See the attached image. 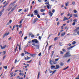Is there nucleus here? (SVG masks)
Returning <instances> with one entry per match:
<instances>
[{
	"mask_svg": "<svg viewBox=\"0 0 79 79\" xmlns=\"http://www.w3.org/2000/svg\"><path fill=\"white\" fill-rule=\"evenodd\" d=\"M75 47V45L74 46H72L71 47H69L68 48H67V49L68 50H69L71 48H73V47Z\"/></svg>",
	"mask_w": 79,
	"mask_h": 79,
	"instance_id": "nucleus-10",
	"label": "nucleus"
},
{
	"mask_svg": "<svg viewBox=\"0 0 79 79\" xmlns=\"http://www.w3.org/2000/svg\"><path fill=\"white\" fill-rule=\"evenodd\" d=\"M40 11L42 13H43V12H44V11H45V10L44 9H41L40 10Z\"/></svg>",
	"mask_w": 79,
	"mask_h": 79,
	"instance_id": "nucleus-29",
	"label": "nucleus"
},
{
	"mask_svg": "<svg viewBox=\"0 0 79 79\" xmlns=\"http://www.w3.org/2000/svg\"><path fill=\"white\" fill-rule=\"evenodd\" d=\"M35 36L34 35L32 34V35H31V38H33Z\"/></svg>",
	"mask_w": 79,
	"mask_h": 79,
	"instance_id": "nucleus-36",
	"label": "nucleus"
},
{
	"mask_svg": "<svg viewBox=\"0 0 79 79\" xmlns=\"http://www.w3.org/2000/svg\"><path fill=\"white\" fill-rule=\"evenodd\" d=\"M73 21H75V22H77V19H74L73 20Z\"/></svg>",
	"mask_w": 79,
	"mask_h": 79,
	"instance_id": "nucleus-62",
	"label": "nucleus"
},
{
	"mask_svg": "<svg viewBox=\"0 0 79 79\" xmlns=\"http://www.w3.org/2000/svg\"><path fill=\"white\" fill-rule=\"evenodd\" d=\"M6 34H7V33H6L3 35V38H4L5 37V36L6 35Z\"/></svg>",
	"mask_w": 79,
	"mask_h": 79,
	"instance_id": "nucleus-28",
	"label": "nucleus"
},
{
	"mask_svg": "<svg viewBox=\"0 0 79 79\" xmlns=\"http://www.w3.org/2000/svg\"><path fill=\"white\" fill-rule=\"evenodd\" d=\"M21 56H24V53H22L21 54Z\"/></svg>",
	"mask_w": 79,
	"mask_h": 79,
	"instance_id": "nucleus-38",
	"label": "nucleus"
},
{
	"mask_svg": "<svg viewBox=\"0 0 79 79\" xmlns=\"http://www.w3.org/2000/svg\"><path fill=\"white\" fill-rule=\"evenodd\" d=\"M62 50L63 51V52H66V50L64 49H62Z\"/></svg>",
	"mask_w": 79,
	"mask_h": 79,
	"instance_id": "nucleus-48",
	"label": "nucleus"
},
{
	"mask_svg": "<svg viewBox=\"0 0 79 79\" xmlns=\"http://www.w3.org/2000/svg\"><path fill=\"white\" fill-rule=\"evenodd\" d=\"M47 2H46L45 3V4L46 5L47 4L48 5H47V7L48 8V9H50V8H52V7H51V5H50V4H49V2H48L47 3Z\"/></svg>",
	"mask_w": 79,
	"mask_h": 79,
	"instance_id": "nucleus-4",
	"label": "nucleus"
},
{
	"mask_svg": "<svg viewBox=\"0 0 79 79\" xmlns=\"http://www.w3.org/2000/svg\"><path fill=\"white\" fill-rule=\"evenodd\" d=\"M41 36H39V40H41Z\"/></svg>",
	"mask_w": 79,
	"mask_h": 79,
	"instance_id": "nucleus-50",
	"label": "nucleus"
},
{
	"mask_svg": "<svg viewBox=\"0 0 79 79\" xmlns=\"http://www.w3.org/2000/svg\"><path fill=\"white\" fill-rule=\"evenodd\" d=\"M49 63L51 64H52V60H50Z\"/></svg>",
	"mask_w": 79,
	"mask_h": 79,
	"instance_id": "nucleus-44",
	"label": "nucleus"
},
{
	"mask_svg": "<svg viewBox=\"0 0 79 79\" xmlns=\"http://www.w3.org/2000/svg\"><path fill=\"white\" fill-rule=\"evenodd\" d=\"M60 66H63L64 65V63L63 62H61L60 64Z\"/></svg>",
	"mask_w": 79,
	"mask_h": 79,
	"instance_id": "nucleus-34",
	"label": "nucleus"
},
{
	"mask_svg": "<svg viewBox=\"0 0 79 79\" xmlns=\"http://www.w3.org/2000/svg\"><path fill=\"white\" fill-rule=\"evenodd\" d=\"M56 70H55L53 71H52V74H51L50 75V76H52V75H53V74H54V73H55V72H56Z\"/></svg>",
	"mask_w": 79,
	"mask_h": 79,
	"instance_id": "nucleus-21",
	"label": "nucleus"
},
{
	"mask_svg": "<svg viewBox=\"0 0 79 79\" xmlns=\"http://www.w3.org/2000/svg\"><path fill=\"white\" fill-rule=\"evenodd\" d=\"M67 16H70V14L69 13H68V15H67Z\"/></svg>",
	"mask_w": 79,
	"mask_h": 79,
	"instance_id": "nucleus-52",
	"label": "nucleus"
},
{
	"mask_svg": "<svg viewBox=\"0 0 79 79\" xmlns=\"http://www.w3.org/2000/svg\"><path fill=\"white\" fill-rule=\"evenodd\" d=\"M39 65H40H40H41V62H40V61H39Z\"/></svg>",
	"mask_w": 79,
	"mask_h": 79,
	"instance_id": "nucleus-53",
	"label": "nucleus"
},
{
	"mask_svg": "<svg viewBox=\"0 0 79 79\" xmlns=\"http://www.w3.org/2000/svg\"><path fill=\"white\" fill-rule=\"evenodd\" d=\"M22 24H21L19 26V27H22Z\"/></svg>",
	"mask_w": 79,
	"mask_h": 79,
	"instance_id": "nucleus-63",
	"label": "nucleus"
},
{
	"mask_svg": "<svg viewBox=\"0 0 79 79\" xmlns=\"http://www.w3.org/2000/svg\"><path fill=\"white\" fill-rule=\"evenodd\" d=\"M60 53L61 55H63V54H64V52L61 51H60Z\"/></svg>",
	"mask_w": 79,
	"mask_h": 79,
	"instance_id": "nucleus-27",
	"label": "nucleus"
},
{
	"mask_svg": "<svg viewBox=\"0 0 79 79\" xmlns=\"http://www.w3.org/2000/svg\"><path fill=\"white\" fill-rule=\"evenodd\" d=\"M73 12L74 13H77V10H73Z\"/></svg>",
	"mask_w": 79,
	"mask_h": 79,
	"instance_id": "nucleus-35",
	"label": "nucleus"
},
{
	"mask_svg": "<svg viewBox=\"0 0 79 79\" xmlns=\"http://www.w3.org/2000/svg\"><path fill=\"white\" fill-rule=\"evenodd\" d=\"M55 65H52L51 67V69H53V68H55Z\"/></svg>",
	"mask_w": 79,
	"mask_h": 79,
	"instance_id": "nucleus-20",
	"label": "nucleus"
},
{
	"mask_svg": "<svg viewBox=\"0 0 79 79\" xmlns=\"http://www.w3.org/2000/svg\"><path fill=\"white\" fill-rule=\"evenodd\" d=\"M57 39H58V38L57 37H56L54 38V41H56V40H57Z\"/></svg>",
	"mask_w": 79,
	"mask_h": 79,
	"instance_id": "nucleus-33",
	"label": "nucleus"
},
{
	"mask_svg": "<svg viewBox=\"0 0 79 79\" xmlns=\"http://www.w3.org/2000/svg\"><path fill=\"white\" fill-rule=\"evenodd\" d=\"M12 22V20H10L9 21V22H8L7 24H6V26H8V25H10V24Z\"/></svg>",
	"mask_w": 79,
	"mask_h": 79,
	"instance_id": "nucleus-8",
	"label": "nucleus"
},
{
	"mask_svg": "<svg viewBox=\"0 0 79 79\" xmlns=\"http://www.w3.org/2000/svg\"><path fill=\"white\" fill-rule=\"evenodd\" d=\"M18 5H15L13 8L12 9V11H13V10H15V8H16V7Z\"/></svg>",
	"mask_w": 79,
	"mask_h": 79,
	"instance_id": "nucleus-14",
	"label": "nucleus"
},
{
	"mask_svg": "<svg viewBox=\"0 0 79 79\" xmlns=\"http://www.w3.org/2000/svg\"><path fill=\"white\" fill-rule=\"evenodd\" d=\"M16 2H14L11 3L9 6V8H8L6 10H7L8 11H10V10H11V9L13 8V6H13V5Z\"/></svg>",
	"mask_w": 79,
	"mask_h": 79,
	"instance_id": "nucleus-1",
	"label": "nucleus"
},
{
	"mask_svg": "<svg viewBox=\"0 0 79 79\" xmlns=\"http://www.w3.org/2000/svg\"><path fill=\"white\" fill-rule=\"evenodd\" d=\"M31 57H29L28 56H27V57H25L24 59L25 60H29V59H31Z\"/></svg>",
	"mask_w": 79,
	"mask_h": 79,
	"instance_id": "nucleus-7",
	"label": "nucleus"
},
{
	"mask_svg": "<svg viewBox=\"0 0 79 79\" xmlns=\"http://www.w3.org/2000/svg\"><path fill=\"white\" fill-rule=\"evenodd\" d=\"M76 43V41H74L73 42L72 44L73 45H74V44H75Z\"/></svg>",
	"mask_w": 79,
	"mask_h": 79,
	"instance_id": "nucleus-32",
	"label": "nucleus"
},
{
	"mask_svg": "<svg viewBox=\"0 0 79 79\" xmlns=\"http://www.w3.org/2000/svg\"><path fill=\"white\" fill-rule=\"evenodd\" d=\"M19 49L20 51L21 50V45H20L19 46Z\"/></svg>",
	"mask_w": 79,
	"mask_h": 79,
	"instance_id": "nucleus-49",
	"label": "nucleus"
},
{
	"mask_svg": "<svg viewBox=\"0 0 79 79\" xmlns=\"http://www.w3.org/2000/svg\"><path fill=\"white\" fill-rule=\"evenodd\" d=\"M3 68L6 69H7V68H8V67H7V66H4Z\"/></svg>",
	"mask_w": 79,
	"mask_h": 79,
	"instance_id": "nucleus-26",
	"label": "nucleus"
},
{
	"mask_svg": "<svg viewBox=\"0 0 79 79\" xmlns=\"http://www.w3.org/2000/svg\"><path fill=\"white\" fill-rule=\"evenodd\" d=\"M53 72V71L52 70H49V73H52Z\"/></svg>",
	"mask_w": 79,
	"mask_h": 79,
	"instance_id": "nucleus-59",
	"label": "nucleus"
},
{
	"mask_svg": "<svg viewBox=\"0 0 79 79\" xmlns=\"http://www.w3.org/2000/svg\"><path fill=\"white\" fill-rule=\"evenodd\" d=\"M52 46H53V45H51L49 47V48H48V51H50V49L51 48V47H52Z\"/></svg>",
	"mask_w": 79,
	"mask_h": 79,
	"instance_id": "nucleus-25",
	"label": "nucleus"
},
{
	"mask_svg": "<svg viewBox=\"0 0 79 79\" xmlns=\"http://www.w3.org/2000/svg\"><path fill=\"white\" fill-rule=\"evenodd\" d=\"M69 68V66H67V67H66V68H64V69H63V70H66V69H68V68Z\"/></svg>",
	"mask_w": 79,
	"mask_h": 79,
	"instance_id": "nucleus-31",
	"label": "nucleus"
},
{
	"mask_svg": "<svg viewBox=\"0 0 79 79\" xmlns=\"http://www.w3.org/2000/svg\"><path fill=\"white\" fill-rule=\"evenodd\" d=\"M40 72H39L38 75V77H37V79H39V76H40Z\"/></svg>",
	"mask_w": 79,
	"mask_h": 79,
	"instance_id": "nucleus-22",
	"label": "nucleus"
},
{
	"mask_svg": "<svg viewBox=\"0 0 79 79\" xmlns=\"http://www.w3.org/2000/svg\"><path fill=\"white\" fill-rule=\"evenodd\" d=\"M56 68H55V69H58L60 68V65H56Z\"/></svg>",
	"mask_w": 79,
	"mask_h": 79,
	"instance_id": "nucleus-11",
	"label": "nucleus"
},
{
	"mask_svg": "<svg viewBox=\"0 0 79 79\" xmlns=\"http://www.w3.org/2000/svg\"><path fill=\"white\" fill-rule=\"evenodd\" d=\"M69 4V2H67L65 3V5L66 6H67Z\"/></svg>",
	"mask_w": 79,
	"mask_h": 79,
	"instance_id": "nucleus-23",
	"label": "nucleus"
},
{
	"mask_svg": "<svg viewBox=\"0 0 79 79\" xmlns=\"http://www.w3.org/2000/svg\"><path fill=\"white\" fill-rule=\"evenodd\" d=\"M55 10L54 9H53L52 10V13H55Z\"/></svg>",
	"mask_w": 79,
	"mask_h": 79,
	"instance_id": "nucleus-60",
	"label": "nucleus"
},
{
	"mask_svg": "<svg viewBox=\"0 0 79 79\" xmlns=\"http://www.w3.org/2000/svg\"><path fill=\"white\" fill-rule=\"evenodd\" d=\"M6 45H4L3 47L1 46V49H4V48H6Z\"/></svg>",
	"mask_w": 79,
	"mask_h": 79,
	"instance_id": "nucleus-18",
	"label": "nucleus"
},
{
	"mask_svg": "<svg viewBox=\"0 0 79 79\" xmlns=\"http://www.w3.org/2000/svg\"><path fill=\"white\" fill-rule=\"evenodd\" d=\"M27 36H25L24 38V40H26V39H27Z\"/></svg>",
	"mask_w": 79,
	"mask_h": 79,
	"instance_id": "nucleus-47",
	"label": "nucleus"
},
{
	"mask_svg": "<svg viewBox=\"0 0 79 79\" xmlns=\"http://www.w3.org/2000/svg\"><path fill=\"white\" fill-rule=\"evenodd\" d=\"M32 42L33 43L35 42V44H37V43H38L39 42V41H38V40H37V39H35L32 40Z\"/></svg>",
	"mask_w": 79,
	"mask_h": 79,
	"instance_id": "nucleus-5",
	"label": "nucleus"
},
{
	"mask_svg": "<svg viewBox=\"0 0 79 79\" xmlns=\"http://www.w3.org/2000/svg\"><path fill=\"white\" fill-rule=\"evenodd\" d=\"M22 11V9H20L19 11H18V12H20V11Z\"/></svg>",
	"mask_w": 79,
	"mask_h": 79,
	"instance_id": "nucleus-51",
	"label": "nucleus"
},
{
	"mask_svg": "<svg viewBox=\"0 0 79 79\" xmlns=\"http://www.w3.org/2000/svg\"><path fill=\"white\" fill-rule=\"evenodd\" d=\"M75 4V2H72V4L74 5Z\"/></svg>",
	"mask_w": 79,
	"mask_h": 79,
	"instance_id": "nucleus-64",
	"label": "nucleus"
},
{
	"mask_svg": "<svg viewBox=\"0 0 79 79\" xmlns=\"http://www.w3.org/2000/svg\"><path fill=\"white\" fill-rule=\"evenodd\" d=\"M32 61V60H30V61H27V63H31V61Z\"/></svg>",
	"mask_w": 79,
	"mask_h": 79,
	"instance_id": "nucleus-45",
	"label": "nucleus"
},
{
	"mask_svg": "<svg viewBox=\"0 0 79 79\" xmlns=\"http://www.w3.org/2000/svg\"><path fill=\"white\" fill-rule=\"evenodd\" d=\"M16 62H17V60L16 59L15 60V61L14 63L15 64H16Z\"/></svg>",
	"mask_w": 79,
	"mask_h": 79,
	"instance_id": "nucleus-55",
	"label": "nucleus"
},
{
	"mask_svg": "<svg viewBox=\"0 0 79 79\" xmlns=\"http://www.w3.org/2000/svg\"><path fill=\"white\" fill-rule=\"evenodd\" d=\"M15 26H16L15 25H14L13 26V28H12V31H13V30H14V29H15Z\"/></svg>",
	"mask_w": 79,
	"mask_h": 79,
	"instance_id": "nucleus-41",
	"label": "nucleus"
},
{
	"mask_svg": "<svg viewBox=\"0 0 79 79\" xmlns=\"http://www.w3.org/2000/svg\"><path fill=\"white\" fill-rule=\"evenodd\" d=\"M70 60H71V59H68V60L67 61V62L69 63V61H70Z\"/></svg>",
	"mask_w": 79,
	"mask_h": 79,
	"instance_id": "nucleus-43",
	"label": "nucleus"
},
{
	"mask_svg": "<svg viewBox=\"0 0 79 79\" xmlns=\"http://www.w3.org/2000/svg\"><path fill=\"white\" fill-rule=\"evenodd\" d=\"M49 15H50V16L52 17L53 15V13L52 12V11H50L49 12Z\"/></svg>",
	"mask_w": 79,
	"mask_h": 79,
	"instance_id": "nucleus-13",
	"label": "nucleus"
},
{
	"mask_svg": "<svg viewBox=\"0 0 79 79\" xmlns=\"http://www.w3.org/2000/svg\"><path fill=\"white\" fill-rule=\"evenodd\" d=\"M13 73L14 72L13 71L10 73V75H11L10 77H13Z\"/></svg>",
	"mask_w": 79,
	"mask_h": 79,
	"instance_id": "nucleus-12",
	"label": "nucleus"
},
{
	"mask_svg": "<svg viewBox=\"0 0 79 79\" xmlns=\"http://www.w3.org/2000/svg\"><path fill=\"white\" fill-rule=\"evenodd\" d=\"M34 15H37V17L38 18H40V16L39 14H38V11L37 10H35L34 11Z\"/></svg>",
	"mask_w": 79,
	"mask_h": 79,
	"instance_id": "nucleus-3",
	"label": "nucleus"
},
{
	"mask_svg": "<svg viewBox=\"0 0 79 79\" xmlns=\"http://www.w3.org/2000/svg\"><path fill=\"white\" fill-rule=\"evenodd\" d=\"M59 60V58L56 59L55 60V61H58Z\"/></svg>",
	"mask_w": 79,
	"mask_h": 79,
	"instance_id": "nucleus-42",
	"label": "nucleus"
},
{
	"mask_svg": "<svg viewBox=\"0 0 79 79\" xmlns=\"http://www.w3.org/2000/svg\"><path fill=\"white\" fill-rule=\"evenodd\" d=\"M74 16V17H76V18H77V14H74L73 15Z\"/></svg>",
	"mask_w": 79,
	"mask_h": 79,
	"instance_id": "nucleus-24",
	"label": "nucleus"
},
{
	"mask_svg": "<svg viewBox=\"0 0 79 79\" xmlns=\"http://www.w3.org/2000/svg\"><path fill=\"white\" fill-rule=\"evenodd\" d=\"M31 15V14L30 13H29L27 14V16H30Z\"/></svg>",
	"mask_w": 79,
	"mask_h": 79,
	"instance_id": "nucleus-56",
	"label": "nucleus"
},
{
	"mask_svg": "<svg viewBox=\"0 0 79 79\" xmlns=\"http://www.w3.org/2000/svg\"><path fill=\"white\" fill-rule=\"evenodd\" d=\"M22 34V31H20L19 32V34Z\"/></svg>",
	"mask_w": 79,
	"mask_h": 79,
	"instance_id": "nucleus-61",
	"label": "nucleus"
},
{
	"mask_svg": "<svg viewBox=\"0 0 79 79\" xmlns=\"http://www.w3.org/2000/svg\"><path fill=\"white\" fill-rule=\"evenodd\" d=\"M4 10H5V9L4 8L2 9V10L0 11V17L2 16V13L3 11H4Z\"/></svg>",
	"mask_w": 79,
	"mask_h": 79,
	"instance_id": "nucleus-9",
	"label": "nucleus"
},
{
	"mask_svg": "<svg viewBox=\"0 0 79 79\" xmlns=\"http://www.w3.org/2000/svg\"><path fill=\"white\" fill-rule=\"evenodd\" d=\"M34 17V14H32L31 15V17Z\"/></svg>",
	"mask_w": 79,
	"mask_h": 79,
	"instance_id": "nucleus-58",
	"label": "nucleus"
},
{
	"mask_svg": "<svg viewBox=\"0 0 79 79\" xmlns=\"http://www.w3.org/2000/svg\"><path fill=\"white\" fill-rule=\"evenodd\" d=\"M37 20H39V19L36 18L35 19H34V21L33 22L34 23H35L37 21Z\"/></svg>",
	"mask_w": 79,
	"mask_h": 79,
	"instance_id": "nucleus-15",
	"label": "nucleus"
},
{
	"mask_svg": "<svg viewBox=\"0 0 79 79\" xmlns=\"http://www.w3.org/2000/svg\"><path fill=\"white\" fill-rule=\"evenodd\" d=\"M41 54H42V53H40L39 54H38V56H41Z\"/></svg>",
	"mask_w": 79,
	"mask_h": 79,
	"instance_id": "nucleus-46",
	"label": "nucleus"
},
{
	"mask_svg": "<svg viewBox=\"0 0 79 79\" xmlns=\"http://www.w3.org/2000/svg\"><path fill=\"white\" fill-rule=\"evenodd\" d=\"M60 24V22H58L57 23V26H59V25Z\"/></svg>",
	"mask_w": 79,
	"mask_h": 79,
	"instance_id": "nucleus-39",
	"label": "nucleus"
},
{
	"mask_svg": "<svg viewBox=\"0 0 79 79\" xmlns=\"http://www.w3.org/2000/svg\"><path fill=\"white\" fill-rule=\"evenodd\" d=\"M28 35L29 36H31V35H32V33L31 32H30Z\"/></svg>",
	"mask_w": 79,
	"mask_h": 79,
	"instance_id": "nucleus-30",
	"label": "nucleus"
},
{
	"mask_svg": "<svg viewBox=\"0 0 79 79\" xmlns=\"http://www.w3.org/2000/svg\"><path fill=\"white\" fill-rule=\"evenodd\" d=\"M67 20H68V18H66V17L64 16V18L63 19V21H66Z\"/></svg>",
	"mask_w": 79,
	"mask_h": 79,
	"instance_id": "nucleus-16",
	"label": "nucleus"
},
{
	"mask_svg": "<svg viewBox=\"0 0 79 79\" xmlns=\"http://www.w3.org/2000/svg\"><path fill=\"white\" fill-rule=\"evenodd\" d=\"M64 14V13H62L60 14L61 16H63V15Z\"/></svg>",
	"mask_w": 79,
	"mask_h": 79,
	"instance_id": "nucleus-57",
	"label": "nucleus"
},
{
	"mask_svg": "<svg viewBox=\"0 0 79 79\" xmlns=\"http://www.w3.org/2000/svg\"><path fill=\"white\" fill-rule=\"evenodd\" d=\"M65 34H66V33L65 32L62 33L61 34V37H63Z\"/></svg>",
	"mask_w": 79,
	"mask_h": 79,
	"instance_id": "nucleus-17",
	"label": "nucleus"
},
{
	"mask_svg": "<svg viewBox=\"0 0 79 79\" xmlns=\"http://www.w3.org/2000/svg\"><path fill=\"white\" fill-rule=\"evenodd\" d=\"M38 1L40 2V3L42 2V0H38Z\"/></svg>",
	"mask_w": 79,
	"mask_h": 79,
	"instance_id": "nucleus-40",
	"label": "nucleus"
},
{
	"mask_svg": "<svg viewBox=\"0 0 79 79\" xmlns=\"http://www.w3.org/2000/svg\"><path fill=\"white\" fill-rule=\"evenodd\" d=\"M35 47H36V48H35L34 49H39V48L40 47L39 45H37V44H36L35 45Z\"/></svg>",
	"mask_w": 79,
	"mask_h": 79,
	"instance_id": "nucleus-6",
	"label": "nucleus"
},
{
	"mask_svg": "<svg viewBox=\"0 0 79 79\" xmlns=\"http://www.w3.org/2000/svg\"><path fill=\"white\" fill-rule=\"evenodd\" d=\"M9 3V2H7L4 5V6H3V8H5V7H6V6L8 5V4Z\"/></svg>",
	"mask_w": 79,
	"mask_h": 79,
	"instance_id": "nucleus-19",
	"label": "nucleus"
},
{
	"mask_svg": "<svg viewBox=\"0 0 79 79\" xmlns=\"http://www.w3.org/2000/svg\"><path fill=\"white\" fill-rule=\"evenodd\" d=\"M69 56H71V55L70 54V51H69L63 56V57L67 58V57H69Z\"/></svg>",
	"mask_w": 79,
	"mask_h": 79,
	"instance_id": "nucleus-2",
	"label": "nucleus"
},
{
	"mask_svg": "<svg viewBox=\"0 0 79 79\" xmlns=\"http://www.w3.org/2000/svg\"><path fill=\"white\" fill-rule=\"evenodd\" d=\"M16 74H17V73H15L13 74L14 76H16Z\"/></svg>",
	"mask_w": 79,
	"mask_h": 79,
	"instance_id": "nucleus-54",
	"label": "nucleus"
},
{
	"mask_svg": "<svg viewBox=\"0 0 79 79\" xmlns=\"http://www.w3.org/2000/svg\"><path fill=\"white\" fill-rule=\"evenodd\" d=\"M76 24V22H74L72 24L73 26H75V24Z\"/></svg>",
	"mask_w": 79,
	"mask_h": 79,
	"instance_id": "nucleus-37",
	"label": "nucleus"
}]
</instances>
